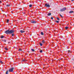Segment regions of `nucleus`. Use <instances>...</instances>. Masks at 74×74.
<instances>
[{
    "label": "nucleus",
    "mask_w": 74,
    "mask_h": 74,
    "mask_svg": "<svg viewBox=\"0 0 74 74\" xmlns=\"http://www.w3.org/2000/svg\"><path fill=\"white\" fill-rule=\"evenodd\" d=\"M14 69V68L13 67L9 69V72H13Z\"/></svg>",
    "instance_id": "f257e3e1"
},
{
    "label": "nucleus",
    "mask_w": 74,
    "mask_h": 74,
    "mask_svg": "<svg viewBox=\"0 0 74 74\" xmlns=\"http://www.w3.org/2000/svg\"><path fill=\"white\" fill-rule=\"evenodd\" d=\"M5 33L6 34H10V31L9 30H7L5 32Z\"/></svg>",
    "instance_id": "f03ea898"
},
{
    "label": "nucleus",
    "mask_w": 74,
    "mask_h": 74,
    "mask_svg": "<svg viewBox=\"0 0 74 74\" xmlns=\"http://www.w3.org/2000/svg\"><path fill=\"white\" fill-rule=\"evenodd\" d=\"M14 32V31L13 30H10L9 31V34H12V33H13Z\"/></svg>",
    "instance_id": "7ed1b4c3"
},
{
    "label": "nucleus",
    "mask_w": 74,
    "mask_h": 74,
    "mask_svg": "<svg viewBox=\"0 0 74 74\" xmlns=\"http://www.w3.org/2000/svg\"><path fill=\"white\" fill-rule=\"evenodd\" d=\"M66 10V8H64L62 9H60V11H64L65 10Z\"/></svg>",
    "instance_id": "20e7f679"
},
{
    "label": "nucleus",
    "mask_w": 74,
    "mask_h": 74,
    "mask_svg": "<svg viewBox=\"0 0 74 74\" xmlns=\"http://www.w3.org/2000/svg\"><path fill=\"white\" fill-rule=\"evenodd\" d=\"M45 6L47 7H50V5H49V4H47V3L45 4Z\"/></svg>",
    "instance_id": "39448f33"
},
{
    "label": "nucleus",
    "mask_w": 74,
    "mask_h": 74,
    "mask_svg": "<svg viewBox=\"0 0 74 74\" xmlns=\"http://www.w3.org/2000/svg\"><path fill=\"white\" fill-rule=\"evenodd\" d=\"M31 23H36V22L34 21H31Z\"/></svg>",
    "instance_id": "423d86ee"
},
{
    "label": "nucleus",
    "mask_w": 74,
    "mask_h": 74,
    "mask_svg": "<svg viewBox=\"0 0 74 74\" xmlns=\"http://www.w3.org/2000/svg\"><path fill=\"white\" fill-rule=\"evenodd\" d=\"M20 32L21 33H24V32H25V31H23L22 30H20Z\"/></svg>",
    "instance_id": "0eeeda50"
},
{
    "label": "nucleus",
    "mask_w": 74,
    "mask_h": 74,
    "mask_svg": "<svg viewBox=\"0 0 74 74\" xmlns=\"http://www.w3.org/2000/svg\"><path fill=\"white\" fill-rule=\"evenodd\" d=\"M73 12H74V11H70L69 12V14H70L71 13H73Z\"/></svg>",
    "instance_id": "6e6552de"
},
{
    "label": "nucleus",
    "mask_w": 74,
    "mask_h": 74,
    "mask_svg": "<svg viewBox=\"0 0 74 74\" xmlns=\"http://www.w3.org/2000/svg\"><path fill=\"white\" fill-rule=\"evenodd\" d=\"M10 5L9 4H7L6 5V7H10Z\"/></svg>",
    "instance_id": "1a4fd4ad"
},
{
    "label": "nucleus",
    "mask_w": 74,
    "mask_h": 74,
    "mask_svg": "<svg viewBox=\"0 0 74 74\" xmlns=\"http://www.w3.org/2000/svg\"><path fill=\"white\" fill-rule=\"evenodd\" d=\"M51 15V13H48V16H50V15Z\"/></svg>",
    "instance_id": "9d476101"
},
{
    "label": "nucleus",
    "mask_w": 74,
    "mask_h": 74,
    "mask_svg": "<svg viewBox=\"0 0 74 74\" xmlns=\"http://www.w3.org/2000/svg\"><path fill=\"white\" fill-rule=\"evenodd\" d=\"M41 35H44V33H43L42 32H41Z\"/></svg>",
    "instance_id": "9b49d317"
},
{
    "label": "nucleus",
    "mask_w": 74,
    "mask_h": 74,
    "mask_svg": "<svg viewBox=\"0 0 74 74\" xmlns=\"http://www.w3.org/2000/svg\"><path fill=\"white\" fill-rule=\"evenodd\" d=\"M1 38H4V36L2 35L1 37Z\"/></svg>",
    "instance_id": "f8f14e48"
},
{
    "label": "nucleus",
    "mask_w": 74,
    "mask_h": 74,
    "mask_svg": "<svg viewBox=\"0 0 74 74\" xmlns=\"http://www.w3.org/2000/svg\"><path fill=\"white\" fill-rule=\"evenodd\" d=\"M5 50H6V51H7L8 50V49H7V48L5 47Z\"/></svg>",
    "instance_id": "ddd939ff"
},
{
    "label": "nucleus",
    "mask_w": 74,
    "mask_h": 74,
    "mask_svg": "<svg viewBox=\"0 0 74 74\" xmlns=\"http://www.w3.org/2000/svg\"><path fill=\"white\" fill-rule=\"evenodd\" d=\"M8 71H7L6 72V74H8Z\"/></svg>",
    "instance_id": "4468645a"
},
{
    "label": "nucleus",
    "mask_w": 74,
    "mask_h": 74,
    "mask_svg": "<svg viewBox=\"0 0 74 74\" xmlns=\"http://www.w3.org/2000/svg\"><path fill=\"white\" fill-rule=\"evenodd\" d=\"M68 28H69V27H65V29H66V30H67V29Z\"/></svg>",
    "instance_id": "2eb2a0df"
},
{
    "label": "nucleus",
    "mask_w": 74,
    "mask_h": 74,
    "mask_svg": "<svg viewBox=\"0 0 74 74\" xmlns=\"http://www.w3.org/2000/svg\"><path fill=\"white\" fill-rule=\"evenodd\" d=\"M32 5L30 4L29 5V7H32Z\"/></svg>",
    "instance_id": "dca6fc26"
},
{
    "label": "nucleus",
    "mask_w": 74,
    "mask_h": 74,
    "mask_svg": "<svg viewBox=\"0 0 74 74\" xmlns=\"http://www.w3.org/2000/svg\"><path fill=\"white\" fill-rule=\"evenodd\" d=\"M31 50L32 52H34V50L33 49H31Z\"/></svg>",
    "instance_id": "f3484780"
},
{
    "label": "nucleus",
    "mask_w": 74,
    "mask_h": 74,
    "mask_svg": "<svg viewBox=\"0 0 74 74\" xmlns=\"http://www.w3.org/2000/svg\"><path fill=\"white\" fill-rule=\"evenodd\" d=\"M42 43H44V42H45V41L44 40H42Z\"/></svg>",
    "instance_id": "a211bd4d"
},
{
    "label": "nucleus",
    "mask_w": 74,
    "mask_h": 74,
    "mask_svg": "<svg viewBox=\"0 0 74 74\" xmlns=\"http://www.w3.org/2000/svg\"><path fill=\"white\" fill-rule=\"evenodd\" d=\"M22 50L21 48L19 49L18 50V51H22Z\"/></svg>",
    "instance_id": "6ab92c4d"
},
{
    "label": "nucleus",
    "mask_w": 74,
    "mask_h": 74,
    "mask_svg": "<svg viewBox=\"0 0 74 74\" xmlns=\"http://www.w3.org/2000/svg\"><path fill=\"white\" fill-rule=\"evenodd\" d=\"M57 20H58V21H59V20H60V19H59V18L57 17Z\"/></svg>",
    "instance_id": "aec40b11"
},
{
    "label": "nucleus",
    "mask_w": 74,
    "mask_h": 74,
    "mask_svg": "<svg viewBox=\"0 0 74 74\" xmlns=\"http://www.w3.org/2000/svg\"><path fill=\"white\" fill-rule=\"evenodd\" d=\"M40 46H42V44L41 43H40Z\"/></svg>",
    "instance_id": "412c9836"
},
{
    "label": "nucleus",
    "mask_w": 74,
    "mask_h": 74,
    "mask_svg": "<svg viewBox=\"0 0 74 74\" xmlns=\"http://www.w3.org/2000/svg\"><path fill=\"white\" fill-rule=\"evenodd\" d=\"M60 16L62 18H63V16H62V15H61V14H60Z\"/></svg>",
    "instance_id": "4be33fe9"
},
{
    "label": "nucleus",
    "mask_w": 74,
    "mask_h": 74,
    "mask_svg": "<svg viewBox=\"0 0 74 74\" xmlns=\"http://www.w3.org/2000/svg\"><path fill=\"white\" fill-rule=\"evenodd\" d=\"M40 53H42V50H41L40 51Z\"/></svg>",
    "instance_id": "5701e85b"
},
{
    "label": "nucleus",
    "mask_w": 74,
    "mask_h": 74,
    "mask_svg": "<svg viewBox=\"0 0 74 74\" xmlns=\"http://www.w3.org/2000/svg\"><path fill=\"white\" fill-rule=\"evenodd\" d=\"M56 22L57 23H59V21H56Z\"/></svg>",
    "instance_id": "b1692460"
},
{
    "label": "nucleus",
    "mask_w": 74,
    "mask_h": 74,
    "mask_svg": "<svg viewBox=\"0 0 74 74\" xmlns=\"http://www.w3.org/2000/svg\"><path fill=\"white\" fill-rule=\"evenodd\" d=\"M0 63H1V64H3V62H2V61H1L0 62Z\"/></svg>",
    "instance_id": "393cba45"
},
{
    "label": "nucleus",
    "mask_w": 74,
    "mask_h": 74,
    "mask_svg": "<svg viewBox=\"0 0 74 74\" xmlns=\"http://www.w3.org/2000/svg\"><path fill=\"white\" fill-rule=\"evenodd\" d=\"M7 23H8V22H9V20H7Z\"/></svg>",
    "instance_id": "a878e982"
},
{
    "label": "nucleus",
    "mask_w": 74,
    "mask_h": 74,
    "mask_svg": "<svg viewBox=\"0 0 74 74\" xmlns=\"http://www.w3.org/2000/svg\"><path fill=\"white\" fill-rule=\"evenodd\" d=\"M14 36V34H12V36Z\"/></svg>",
    "instance_id": "bb28decb"
},
{
    "label": "nucleus",
    "mask_w": 74,
    "mask_h": 74,
    "mask_svg": "<svg viewBox=\"0 0 74 74\" xmlns=\"http://www.w3.org/2000/svg\"><path fill=\"white\" fill-rule=\"evenodd\" d=\"M68 51V53H70V51L69 50Z\"/></svg>",
    "instance_id": "cd10ccee"
},
{
    "label": "nucleus",
    "mask_w": 74,
    "mask_h": 74,
    "mask_svg": "<svg viewBox=\"0 0 74 74\" xmlns=\"http://www.w3.org/2000/svg\"><path fill=\"white\" fill-rule=\"evenodd\" d=\"M51 19H53V17H51Z\"/></svg>",
    "instance_id": "c85d7f7f"
},
{
    "label": "nucleus",
    "mask_w": 74,
    "mask_h": 74,
    "mask_svg": "<svg viewBox=\"0 0 74 74\" xmlns=\"http://www.w3.org/2000/svg\"><path fill=\"white\" fill-rule=\"evenodd\" d=\"M3 41H4V42H6V40H4Z\"/></svg>",
    "instance_id": "c756f323"
},
{
    "label": "nucleus",
    "mask_w": 74,
    "mask_h": 74,
    "mask_svg": "<svg viewBox=\"0 0 74 74\" xmlns=\"http://www.w3.org/2000/svg\"><path fill=\"white\" fill-rule=\"evenodd\" d=\"M2 3V2L1 1H0V3Z\"/></svg>",
    "instance_id": "7c9ffc66"
},
{
    "label": "nucleus",
    "mask_w": 74,
    "mask_h": 74,
    "mask_svg": "<svg viewBox=\"0 0 74 74\" xmlns=\"http://www.w3.org/2000/svg\"><path fill=\"white\" fill-rule=\"evenodd\" d=\"M72 1H74V0H71Z\"/></svg>",
    "instance_id": "2f4dec72"
},
{
    "label": "nucleus",
    "mask_w": 74,
    "mask_h": 74,
    "mask_svg": "<svg viewBox=\"0 0 74 74\" xmlns=\"http://www.w3.org/2000/svg\"><path fill=\"white\" fill-rule=\"evenodd\" d=\"M6 3H8V2H6Z\"/></svg>",
    "instance_id": "473e14b6"
},
{
    "label": "nucleus",
    "mask_w": 74,
    "mask_h": 74,
    "mask_svg": "<svg viewBox=\"0 0 74 74\" xmlns=\"http://www.w3.org/2000/svg\"><path fill=\"white\" fill-rule=\"evenodd\" d=\"M23 61H25V60H23Z\"/></svg>",
    "instance_id": "72a5a7b5"
},
{
    "label": "nucleus",
    "mask_w": 74,
    "mask_h": 74,
    "mask_svg": "<svg viewBox=\"0 0 74 74\" xmlns=\"http://www.w3.org/2000/svg\"><path fill=\"white\" fill-rule=\"evenodd\" d=\"M61 69H62V68H61Z\"/></svg>",
    "instance_id": "f704fd0d"
}]
</instances>
